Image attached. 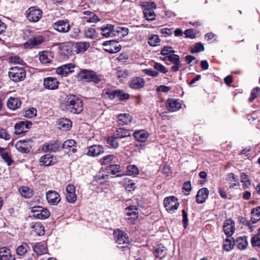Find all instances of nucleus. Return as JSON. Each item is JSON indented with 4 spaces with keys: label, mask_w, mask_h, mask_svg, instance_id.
<instances>
[{
    "label": "nucleus",
    "mask_w": 260,
    "mask_h": 260,
    "mask_svg": "<svg viewBox=\"0 0 260 260\" xmlns=\"http://www.w3.org/2000/svg\"><path fill=\"white\" fill-rule=\"evenodd\" d=\"M52 58V53L51 52L45 51L39 53V59L40 62L43 64L51 62Z\"/></svg>",
    "instance_id": "32"
},
{
    "label": "nucleus",
    "mask_w": 260,
    "mask_h": 260,
    "mask_svg": "<svg viewBox=\"0 0 260 260\" xmlns=\"http://www.w3.org/2000/svg\"><path fill=\"white\" fill-rule=\"evenodd\" d=\"M75 65L72 63L63 64L56 69V73L62 76H67L69 74L73 72Z\"/></svg>",
    "instance_id": "14"
},
{
    "label": "nucleus",
    "mask_w": 260,
    "mask_h": 260,
    "mask_svg": "<svg viewBox=\"0 0 260 260\" xmlns=\"http://www.w3.org/2000/svg\"><path fill=\"white\" fill-rule=\"evenodd\" d=\"M76 142L73 139L67 140L62 144V148L67 150V152L75 153L76 152Z\"/></svg>",
    "instance_id": "22"
},
{
    "label": "nucleus",
    "mask_w": 260,
    "mask_h": 260,
    "mask_svg": "<svg viewBox=\"0 0 260 260\" xmlns=\"http://www.w3.org/2000/svg\"><path fill=\"white\" fill-rule=\"evenodd\" d=\"M43 83L45 88L54 90L58 88L59 82L55 78L49 77L44 79Z\"/></svg>",
    "instance_id": "16"
},
{
    "label": "nucleus",
    "mask_w": 260,
    "mask_h": 260,
    "mask_svg": "<svg viewBox=\"0 0 260 260\" xmlns=\"http://www.w3.org/2000/svg\"><path fill=\"white\" fill-rule=\"evenodd\" d=\"M209 190L207 188H202L198 191L196 196V202L198 204L204 203L208 197Z\"/></svg>",
    "instance_id": "21"
},
{
    "label": "nucleus",
    "mask_w": 260,
    "mask_h": 260,
    "mask_svg": "<svg viewBox=\"0 0 260 260\" xmlns=\"http://www.w3.org/2000/svg\"><path fill=\"white\" fill-rule=\"evenodd\" d=\"M72 121L67 118H60L57 121L58 128L63 131L69 129L72 126Z\"/></svg>",
    "instance_id": "29"
},
{
    "label": "nucleus",
    "mask_w": 260,
    "mask_h": 260,
    "mask_svg": "<svg viewBox=\"0 0 260 260\" xmlns=\"http://www.w3.org/2000/svg\"><path fill=\"white\" fill-rule=\"evenodd\" d=\"M84 35L86 38L94 39L96 37V34L94 28L92 27H88L85 29Z\"/></svg>",
    "instance_id": "49"
},
{
    "label": "nucleus",
    "mask_w": 260,
    "mask_h": 260,
    "mask_svg": "<svg viewBox=\"0 0 260 260\" xmlns=\"http://www.w3.org/2000/svg\"><path fill=\"white\" fill-rule=\"evenodd\" d=\"M143 72L145 74L152 77H157L158 75L157 72L153 71L152 69H145Z\"/></svg>",
    "instance_id": "63"
},
{
    "label": "nucleus",
    "mask_w": 260,
    "mask_h": 260,
    "mask_svg": "<svg viewBox=\"0 0 260 260\" xmlns=\"http://www.w3.org/2000/svg\"><path fill=\"white\" fill-rule=\"evenodd\" d=\"M7 106L10 109L15 110L20 107V100L18 98L10 97L8 100Z\"/></svg>",
    "instance_id": "31"
},
{
    "label": "nucleus",
    "mask_w": 260,
    "mask_h": 260,
    "mask_svg": "<svg viewBox=\"0 0 260 260\" xmlns=\"http://www.w3.org/2000/svg\"><path fill=\"white\" fill-rule=\"evenodd\" d=\"M235 224L234 221L232 219H227L224 221L223 229L224 234L228 237H230L234 233Z\"/></svg>",
    "instance_id": "12"
},
{
    "label": "nucleus",
    "mask_w": 260,
    "mask_h": 260,
    "mask_svg": "<svg viewBox=\"0 0 260 260\" xmlns=\"http://www.w3.org/2000/svg\"><path fill=\"white\" fill-rule=\"evenodd\" d=\"M83 13L84 16L82 18L86 22L96 23L100 21L99 17L92 12L87 11L83 12Z\"/></svg>",
    "instance_id": "25"
},
{
    "label": "nucleus",
    "mask_w": 260,
    "mask_h": 260,
    "mask_svg": "<svg viewBox=\"0 0 260 260\" xmlns=\"http://www.w3.org/2000/svg\"><path fill=\"white\" fill-rule=\"evenodd\" d=\"M144 80L140 77H135L133 78L129 84L131 88L135 89H138L142 88L145 85Z\"/></svg>",
    "instance_id": "28"
},
{
    "label": "nucleus",
    "mask_w": 260,
    "mask_h": 260,
    "mask_svg": "<svg viewBox=\"0 0 260 260\" xmlns=\"http://www.w3.org/2000/svg\"><path fill=\"white\" fill-rule=\"evenodd\" d=\"M15 260V258L12 256L11 250L7 247L0 248V260Z\"/></svg>",
    "instance_id": "30"
},
{
    "label": "nucleus",
    "mask_w": 260,
    "mask_h": 260,
    "mask_svg": "<svg viewBox=\"0 0 260 260\" xmlns=\"http://www.w3.org/2000/svg\"><path fill=\"white\" fill-rule=\"evenodd\" d=\"M167 248L163 245L159 244L155 248L154 254L156 258L162 259L165 258L167 253Z\"/></svg>",
    "instance_id": "33"
},
{
    "label": "nucleus",
    "mask_w": 260,
    "mask_h": 260,
    "mask_svg": "<svg viewBox=\"0 0 260 260\" xmlns=\"http://www.w3.org/2000/svg\"><path fill=\"white\" fill-rule=\"evenodd\" d=\"M235 245L240 250L246 249L248 245L247 237L246 236L238 237L235 241Z\"/></svg>",
    "instance_id": "36"
},
{
    "label": "nucleus",
    "mask_w": 260,
    "mask_h": 260,
    "mask_svg": "<svg viewBox=\"0 0 260 260\" xmlns=\"http://www.w3.org/2000/svg\"><path fill=\"white\" fill-rule=\"evenodd\" d=\"M31 125L32 123L29 121H21L16 123L14 126L15 134L19 135L25 133Z\"/></svg>",
    "instance_id": "11"
},
{
    "label": "nucleus",
    "mask_w": 260,
    "mask_h": 260,
    "mask_svg": "<svg viewBox=\"0 0 260 260\" xmlns=\"http://www.w3.org/2000/svg\"><path fill=\"white\" fill-rule=\"evenodd\" d=\"M107 170L111 172L112 175H116V177L122 176V175L117 174L118 173L121 172L120 167L118 165H112L107 167ZM110 173V172H109Z\"/></svg>",
    "instance_id": "45"
},
{
    "label": "nucleus",
    "mask_w": 260,
    "mask_h": 260,
    "mask_svg": "<svg viewBox=\"0 0 260 260\" xmlns=\"http://www.w3.org/2000/svg\"><path fill=\"white\" fill-rule=\"evenodd\" d=\"M53 27L58 32L66 33L69 31L70 25L67 20H59L53 24Z\"/></svg>",
    "instance_id": "10"
},
{
    "label": "nucleus",
    "mask_w": 260,
    "mask_h": 260,
    "mask_svg": "<svg viewBox=\"0 0 260 260\" xmlns=\"http://www.w3.org/2000/svg\"><path fill=\"white\" fill-rule=\"evenodd\" d=\"M42 10L36 7L29 8L26 12V16L31 22H37L42 17Z\"/></svg>",
    "instance_id": "7"
},
{
    "label": "nucleus",
    "mask_w": 260,
    "mask_h": 260,
    "mask_svg": "<svg viewBox=\"0 0 260 260\" xmlns=\"http://www.w3.org/2000/svg\"><path fill=\"white\" fill-rule=\"evenodd\" d=\"M1 156L8 166H10L12 164L13 160L8 152H4L3 153L1 154Z\"/></svg>",
    "instance_id": "56"
},
{
    "label": "nucleus",
    "mask_w": 260,
    "mask_h": 260,
    "mask_svg": "<svg viewBox=\"0 0 260 260\" xmlns=\"http://www.w3.org/2000/svg\"><path fill=\"white\" fill-rule=\"evenodd\" d=\"M166 107L170 112H173L179 110L181 105L177 100L169 99L166 102Z\"/></svg>",
    "instance_id": "24"
},
{
    "label": "nucleus",
    "mask_w": 260,
    "mask_h": 260,
    "mask_svg": "<svg viewBox=\"0 0 260 260\" xmlns=\"http://www.w3.org/2000/svg\"><path fill=\"white\" fill-rule=\"evenodd\" d=\"M260 96V88L255 87L253 88L251 93V96L249 99L248 101L250 103H251L255 99Z\"/></svg>",
    "instance_id": "53"
},
{
    "label": "nucleus",
    "mask_w": 260,
    "mask_h": 260,
    "mask_svg": "<svg viewBox=\"0 0 260 260\" xmlns=\"http://www.w3.org/2000/svg\"><path fill=\"white\" fill-rule=\"evenodd\" d=\"M115 237L116 238L117 247L124 250L129 245V238L127 234L122 231L117 230L114 232Z\"/></svg>",
    "instance_id": "5"
},
{
    "label": "nucleus",
    "mask_w": 260,
    "mask_h": 260,
    "mask_svg": "<svg viewBox=\"0 0 260 260\" xmlns=\"http://www.w3.org/2000/svg\"><path fill=\"white\" fill-rule=\"evenodd\" d=\"M226 179L231 182H237L238 181V177L235 176V174L232 173L228 174Z\"/></svg>",
    "instance_id": "64"
},
{
    "label": "nucleus",
    "mask_w": 260,
    "mask_h": 260,
    "mask_svg": "<svg viewBox=\"0 0 260 260\" xmlns=\"http://www.w3.org/2000/svg\"><path fill=\"white\" fill-rule=\"evenodd\" d=\"M116 98L120 101H124L128 100L129 98V94L125 92L122 90H116Z\"/></svg>",
    "instance_id": "47"
},
{
    "label": "nucleus",
    "mask_w": 260,
    "mask_h": 260,
    "mask_svg": "<svg viewBox=\"0 0 260 260\" xmlns=\"http://www.w3.org/2000/svg\"><path fill=\"white\" fill-rule=\"evenodd\" d=\"M30 228L33 230L34 233L39 236L44 234V229L42 224L40 222H32L30 224Z\"/></svg>",
    "instance_id": "35"
},
{
    "label": "nucleus",
    "mask_w": 260,
    "mask_h": 260,
    "mask_svg": "<svg viewBox=\"0 0 260 260\" xmlns=\"http://www.w3.org/2000/svg\"><path fill=\"white\" fill-rule=\"evenodd\" d=\"M19 191L21 195L25 198H30L33 195V191L27 186H22L19 188Z\"/></svg>",
    "instance_id": "41"
},
{
    "label": "nucleus",
    "mask_w": 260,
    "mask_h": 260,
    "mask_svg": "<svg viewBox=\"0 0 260 260\" xmlns=\"http://www.w3.org/2000/svg\"><path fill=\"white\" fill-rule=\"evenodd\" d=\"M154 68L161 73H163L164 74L168 72L167 69L166 68V67L163 66L162 64L159 63H155L154 65Z\"/></svg>",
    "instance_id": "60"
},
{
    "label": "nucleus",
    "mask_w": 260,
    "mask_h": 260,
    "mask_svg": "<svg viewBox=\"0 0 260 260\" xmlns=\"http://www.w3.org/2000/svg\"><path fill=\"white\" fill-rule=\"evenodd\" d=\"M66 199L67 201L71 204L74 203L77 200L75 193V187L72 184H68L66 187Z\"/></svg>",
    "instance_id": "13"
},
{
    "label": "nucleus",
    "mask_w": 260,
    "mask_h": 260,
    "mask_svg": "<svg viewBox=\"0 0 260 260\" xmlns=\"http://www.w3.org/2000/svg\"><path fill=\"white\" fill-rule=\"evenodd\" d=\"M252 217L251 221L252 223H255L260 220V206L256 207L252 209L251 211Z\"/></svg>",
    "instance_id": "38"
},
{
    "label": "nucleus",
    "mask_w": 260,
    "mask_h": 260,
    "mask_svg": "<svg viewBox=\"0 0 260 260\" xmlns=\"http://www.w3.org/2000/svg\"><path fill=\"white\" fill-rule=\"evenodd\" d=\"M117 119V122L119 126L127 125L131 123L132 121V117L128 113L119 114Z\"/></svg>",
    "instance_id": "26"
},
{
    "label": "nucleus",
    "mask_w": 260,
    "mask_h": 260,
    "mask_svg": "<svg viewBox=\"0 0 260 260\" xmlns=\"http://www.w3.org/2000/svg\"><path fill=\"white\" fill-rule=\"evenodd\" d=\"M21 143V142H18L16 144L15 146H16V149L19 152H20L21 153H28L30 151L29 148L23 147V145H22V144Z\"/></svg>",
    "instance_id": "55"
},
{
    "label": "nucleus",
    "mask_w": 260,
    "mask_h": 260,
    "mask_svg": "<svg viewBox=\"0 0 260 260\" xmlns=\"http://www.w3.org/2000/svg\"><path fill=\"white\" fill-rule=\"evenodd\" d=\"M63 106L64 110L73 114H79L83 110L82 101L79 98L73 94L66 96Z\"/></svg>",
    "instance_id": "1"
},
{
    "label": "nucleus",
    "mask_w": 260,
    "mask_h": 260,
    "mask_svg": "<svg viewBox=\"0 0 260 260\" xmlns=\"http://www.w3.org/2000/svg\"><path fill=\"white\" fill-rule=\"evenodd\" d=\"M46 198L49 204L56 205L60 201L59 194L55 191H49L46 193Z\"/></svg>",
    "instance_id": "18"
},
{
    "label": "nucleus",
    "mask_w": 260,
    "mask_h": 260,
    "mask_svg": "<svg viewBox=\"0 0 260 260\" xmlns=\"http://www.w3.org/2000/svg\"><path fill=\"white\" fill-rule=\"evenodd\" d=\"M251 242L253 246L260 247V228L258 230L257 234L252 237Z\"/></svg>",
    "instance_id": "52"
},
{
    "label": "nucleus",
    "mask_w": 260,
    "mask_h": 260,
    "mask_svg": "<svg viewBox=\"0 0 260 260\" xmlns=\"http://www.w3.org/2000/svg\"><path fill=\"white\" fill-rule=\"evenodd\" d=\"M160 42V40L158 36L156 35H152L149 38L148 43L151 46L155 47L158 46Z\"/></svg>",
    "instance_id": "46"
},
{
    "label": "nucleus",
    "mask_w": 260,
    "mask_h": 260,
    "mask_svg": "<svg viewBox=\"0 0 260 260\" xmlns=\"http://www.w3.org/2000/svg\"><path fill=\"white\" fill-rule=\"evenodd\" d=\"M167 58L169 61L174 64V65L171 67V70L172 71L176 72L181 67L182 63L180 60L179 55L175 53H172L171 55H169Z\"/></svg>",
    "instance_id": "15"
},
{
    "label": "nucleus",
    "mask_w": 260,
    "mask_h": 260,
    "mask_svg": "<svg viewBox=\"0 0 260 260\" xmlns=\"http://www.w3.org/2000/svg\"><path fill=\"white\" fill-rule=\"evenodd\" d=\"M117 139H118L117 137H114V135L113 134L112 136L108 137L107 138V142L111 147L113 148H117L119 146V143Z\"/></svg>",
    "instance_id": "50"
},
{
    "label": "nucleus",
    "mask_w": 260,
    "mask_h": 260,
    "mask_svg": "<svg viewBox=\"0 0 260 260\" xmlns=\"http://www.w3.org/2000/svg\"><path fill=\"white\" fill-rule=\"evenodd\" d=\"M234 245H235V241L234 240L233 238H232L230 239L229 237H228L225 240L223 246L224 249L229 251L233 248Z\"/></svg>",
    "instance_id": "43"
},
{
    "label": "nucleus",
    "mask_w": 260,
    "mask_h": 260,
    "mask_svg": "<svg viewBox=\"0 0 260 260\" xmlns=\"http://www.w3.org/2000/svg\"><path fill=\"white\" fill-rule=\"evenodd\" d=\"M33 216L40 219H45L50 216L49 211L46 208L41 206L34 207L31 209Z\"/></svg>",
    "instance_id": "9"
},
{
    "label": "nucleus",
    "mask_w": 260,
    "mask_h": 260,
    "mask_svg": "<svg viewBox=\"0 0 260 260\" xmlns=\"http://www.w3.org/2000/svg\"><path fill=\"white\" fill-rule=\"evenodd\" d=\"M78 78L83 81L93 82L99 83L102 81V77L97 75L94 72L88 70H82L78 74Z\"/></svg>",
    "instance_id": "2"
},
{
    "label": "nucleus",
    "mask_w": 260,
    "mask_h": 260,
    "mask_svg": "<svg viewBox=\"0 0 260 260\" xmlns=\"http://www.w3.org/2000/svg\"><path fill=\"white\" fill-rule=\"evenodd\" d=\"M142 6L144 8L143 13L145 19L148 21L155 20L156 14L154 10L156 8L155 3L153 2H145Z\"/></svg>",
    "instance_id": "4"
},
{
    "label": "nucleus",
    "mask_w": 260,
    "mask_h": 260,
    "mask_svg": "<svg viewBox=\"0 0 260 260\" xmlns=\"http://www.w3.org/2000/svg\"><path fill=\"white\" fill-rule=\"evenodd\" d=\"M104 148L101 145H93L88 148L87 155L90 156H97L103 153Z\"/></svg>",
    "instance_id": "19"
},
{
    "label": "nucleus",
    "mask_w": 260,
    "mask_h": 260,
    "mask_svg": "<svg viewBox=\"0 0 260 260\" xmlns=\"http://www.w3.org/2000/svg\"><path fill=\"white\" fill-rule=\"evenodd\" d=\"M133 136L136 140L141 142H144L148 138V134L145 131L141 129L136 131Z\"/></svg>",
    "instance_id": "34"
},
{
    "label": "nucleus",
    "mask_w": 260,
    "mask_h": 260,
    "mask_svg": "<svg viewBox=\"0 0 260 260\" xmlns=\"http://www.w3.org/2000/svg\"><path fill=\"white\" fill-rule=\"evenodd\" d=\"M126 215L129 217L127 220L134 221L138 218V208L135 206H130L125 208Z\"/></svg>",
    "instance_id": "20"
},
{
    "label": "nucleus",
    "mask_w": 260,
    "mask_h": 260,
    "mask_svg": "<svg viewBox=\"0 0 260 260\" xmlns=\"http://www.w3.org/2000/svg\"><path fill=\"white\" fill-rule=\"evenodd\" d=\"M29 247L27 244L22 243L21 245L18 246L16 249V253L20 256L24 255L27 251Z\"/></svg>",
    "instance_id": "48"
},
{
    "label": "nucleus",
    "mask_w": 260,
    "mask_h": 260,
    "mask_svg": "<svg viewBox=\"0 0 260 260\" xmlns=\"http://www.w3.org/2000/svg\"><path fill=\"white\" fill-rule=\"evenodd\" d=\"M127 173L128 175H137L139 171L138 168L135 165H129L126 168Z\"/></svg>",
    "instance_id": "54"
},
{
    "label": "nucleus",
    "mask_w": 260,
    "mask_h": 260,
    "mask_svg": "<svg viewBox=\"0 0 260 260\" xmlns=\"http://www.w3.org/2000/svg\"><path fill=\"white\" fill-rule=\"evenodd\" d=\"M128 30L127 27L118 26L115 28V33L120 37H124L128 35Z\"/></svg>",
    "instance_id": "44"
},
{
    "label": "nucleus",
    "mask_w": 260,
    "mask_h": 260,
    "mask_svg": "<svg viewBox=\"0 0 260 260\" xmlns=\"http://www.w3.org/2000/svg\"><path fill=\"white\" fill-rule=\"evenodd\" d=\"M204 47L202 43L201 42L197 43L195 44L194 49H192L190 51L191 53L196 52H200L204 50Z\"/></svg>",
    "instance_id": "57"
},
{
    "label": "nucleus",
    "mask_w": 260,
    "mask_h": 260,
    "mask_svg": "<svg viewBox=\"0 0 260 260\" xmlns=\"http://www.w3.org/2000/svg\"><path fill=\"white\" fill-rule=\"evenodd\" d=\"M171 90V87L164 85L158 86L156 90L158 92H167Z\"/></svg>",
    "instance_id": "62"
},
{
    "label": "nucleus",
    "mask_w": 260,
    "mask_h": 260,
    "mask_svg": "<svg viewBox=\"0 0 260 260\" xmlns=\"http://www.w3.org/2000/svg\"><path fill=\"white\" fill-rule=\"evenodd\" d=\"M103 45L105 47L104 50L111 54L117 53L121 49V46L114 40L104 42Z\"/></svg>",
    "instance_id": "8"
},
{
    "label": "nucleus",
    "mask_w": 260,
    "mask_h": 260,
    "mask_svg": "<svg viewBox=\"0 0 260 260\" xmlns=\"http://www.w3.org/2000/svg\"><path fill=\"white\" fill-rule=\"evenodd\" d=\"M101 29L102 35L106 38L116 36L114 26L112 24H107L106 26L101 27Z\"/></svg>",
    "instance_id": "27"
},
{
    "label": "nucleus",
    "mask_w": 260,
    "mask_h": 260,
    "mask_svg": "<svg viewBox=\"0 0 260 260\" xmlns=\"http://www.w3.org/2000/svg\"><path fill=\"white\" fill-rule=\"evenodd\" d=\"M164 205L168 212L172 213L178 208L179 203L176 197L170 196L165 198Z\"/></svg>",
    "instance_id": "6"
},
{
    "label": "nucleus",
    "mask_w": 260,
    "mask_h": 260,
    "mask_svg": "<svg viewBox=\"0 0 260 260\" xmlns=\"http://www.w3.org/2000/svg\"><path fill=\"white\" fill-rule=\"evenodd\" d=\"M114 137H117L118 139H121L125 137H129L131 134L129 131L123 128H119L116 129V132L114 133Z\"/></svg>",
    "instance_id": "39"
},
{
    "label": "nucleus",
    "mask_w": 260,
    "mask_h": 260,
    "mask_svg": "<svg viewBox=\"0 0 260 260\" xmlns=\"http://www.w3.org/2000/svg\"><path fill=\"white\" fill-rule=\"evenodd\" d=\"M37 112V110L35 108H29L25 111V116L29 118H32L36 116Z\"/></svg>",
    "instance_id": "58"
},
{
    "label": "nucleus",
    "mask_w": 260,
    "mask_h": 260,
    "mask_svg": "<svg viewBox=\"0 0 260 260\" xmlns=\"http://www.w3.org/2000/svg\"><path fill=\"white\" fill-rule=\"evenodd\" d=\"M43 42L44 39L42 36H35L31 38L27 42L24 43V46L25 48H31L42 44Z\"/></svg>",
    "instance_id": "23"
},
{
    "label": "nucleus",
    "mask_w": 260,
    "mask_h": 260,
    "mask_svg": "<svg viewBox=\"0 0 260 260\" xmlns=\"http://www.w3.org/2000/svg\"><path fill=\"white\" fill-rule=\"evenodd\" d=\"M61 146V143L59 141H53L48 144L46 143L43 146L42 149L44 152H55L58 151Z\"/></svg>",
    "instance_id": "17"
},
{
    "label": "nucleus",
    "mask_w": 260,
    "mask_h": 260,
    "mask_svg": "<svg viewBox=\"0 0 260 260\" xmlns=\"http://www.w3.org/2000/svg\"><path fill=\"white\" fill-rule=\"evenodd\" d=\"M89 47V44L86 42H77L75 45V48L76 49L77 53L85 51Z\"/></svg>",
    "instance_id": "37"
},
{
    "label": "nucleus",
    "mask_w": 260,
    "mask_h": 260,
    "mask_svg": "<svg viewBox=\"0 0 260 260\" xmlns=\"http://www.w3.org/2000/svg\"><path fill=\"white\" fill-rule=\"evenodd\" d=\"M0 138L5 140H9L11 139V136L6 129L0 127Z\"/></svg>",
    "instance_id": "59"
},
{
    "label": "nucleus",
    "mask_w": 260,
    "mask_h": 260,
    "mask_svg": "<svg viewBox=\"0 0 260 260\" xmlns=\"http://www.w3.org/2000/svg\"><path fill=\"white\" fill-rule=\"evenodd\" d=\"M175 51L171 47L165 46L162 48L160 54L165 56L166 58H168L169 55H171L172 53H175Z\"/></svg>",
    "instance_id": "51"
},
{
    "label": "nucleus",
    "mask_w": 260,
    "mask_h": 260,
    "mask_svg": "<svg viewBox=\"0 0 260 260\" xmlns=\"http://www.w3.org/2000/svg\"><path fill=\"white\" fill-rule=\"evenodd\" d=\"M182 213L183 217L182 224L183 225V227L186 228L188 224L187 213L184 210H182Z\"/></svg>",
    "instance_id": "61"
},
{
    "label": "nucleus",
    "mask_w": 260,
    "mask_h": 260,
    "mask_svg": "<svg viewBox=\"0 0 260 260\" xmlns=\"http://www.w3.org/2000/svg\"><path fill=\"white\" fill-rule=\"evenodd\" d=\"M52 156L49 154H47L42 156L40 159V162L41 165L45 166H49L53 165L52 163Z\"/></svg>",
    "instance_id": "40"
},
{
    "label": "nucleus",
    "mask_w": 260,
    "mask_h": 260,
    "mask_svg": "<svg viewBox=\"0 0 260 260\" xmlns=\"http://www.w3.org/2000/svg\"><path fill=\"white\" fill-rule=\"evenodd\" d=\"M8 75L11 80L15 82L23 81L26 76V73L23 68L14 67L10 68Z\"/></svg>",
    "instance_id": "3"
},
{
    "label": "nucleus",
    "mask_w": 260,
    "mask_h": 260,
    "mask_svg": "<svg viewBox=\"0 0 260 260\" xmlns=\"http://www.w3.org/2000/svg\"><path fill=\"white\" fill-rule=\"evenodd\" d=\"M34 251L38 254L41 255L45 253V245L41 243H38L33 246Z\"/></svg>",
    "instance_id": "42"
}]
</instances>
